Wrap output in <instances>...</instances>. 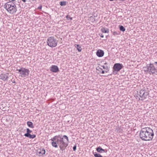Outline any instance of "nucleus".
Masks as SVG:
<instances>
[{
	"label": "nucleus",
	"instance_id": "obj_3",
	"mask_svg": "<svg viewBox=\"0 0 157 157\" xmlns=\"http://www.w3.org/2000/svg\"><path fill=\"white\" fill-rule=\"evenodd\" d=\"M143 70L146 74L153 75L157 73V69L154 65L153 63L147 64L145 67H143Z\"/></svg>",
	"mask_w": 157,
	"mask_h": 157
},
{
	"label": "nucleus",
	"instance_id": "obj_17",
	"mask_svg": "<svg viewBox=\"0 0 157 157\" xmlns=\"http://www.w3.org/2000/svg\"><path fill=\"white\" fill-rule=\"evenodd\" d=\"M93 154L95 157H103L100 154L97 153V152H93Z\"/></svg>",
	"mask_w": 157,
	"mask_h": 157
},
{
	"label": "nucleus",
	"instance_id": "obj_13",
	"mask_svg": "<svg viewBox=\"0 0 157 157\" xmlns=\"http://www.w3.org/2000/svg\"><path fill=\"white\" fill-rule=\"evenodd\" d=\"M27 124L28 126L30 128H33L34 126H33V123L32 122L28 121L27 122Z\"/></svg>",
	"mask_w": 157,
	"mask_h": 157
},
{
	"label": "nucleus",
	"instance_id": "obj_1",
	"mask_svg": "<svg viewBox=\"0 0 157 157\" xmlns=\"http://www.w3.org/2000/svg\"><path fill=\"white\" fill-rule=\"evenodd\" d=\"M52 141V146L55 147L57 148L59 146L60 150L63 151L68 145L69 139L66 135H59L56 136L50 140Z\"/></svg>",
	"mask_w": 157,
	"mask_h": 157
},
{
	"label": "nucleus",
	"instance_id": "obj_32",
	"mask_svg": "<svg viewBox=\"0 0 157 157\" xmlns=\"http://www.w3.org/2000/svg\"><path fill=\"white\" fill-rule=\"evenodd\" d=\"M104 64H105V65H106V64H107V63H104Z\"/></svg>",
	"mask_w": 157,
	"mask_h": 157
},
{
	"label": "nucleus",
	"instance_id": "obj_27",
	"mask_svg": "<svg viewBox=\"0 0 157 157\" xmlns=\"http://www.w3.org/2000/svg\"><path fill=\"white\" fill-rule=\"evenodd\" d=\"M100 36L101 37H104V35L102 34H101L100 35Z\"/></svg>",
	"mask_w": 157,
	"mask_h": 157
},
{
	"label": "nucleus",
	"instance_id": "obj_6",
	"mask_svg": "<svg viewBox=\"0 0 157 157\" xmlns=\"http://www.w3.org/2000/svg\"><path fill=\"white\" fill-rule=\"evenodd\" d=\"M18 71L17 73L19 74V76L22 78H25L28 76L29 74V69L24 67H21L19 69H17Z\"/></svg>",
	"mask_w": 157,
	"mask_h": 157
},
{
	"label": "nucleus",
	"instance_id": "obj_20",
	"mask_svg": "<svg viewBox=\"0 0 157 157\" xmlns=\"http://www.w3.org/2000/svg\"><path fill=\"white\" fill-rule=\"evenodd\" d=\"M101 67H102L103 69H105L106 70L105 71V72H108V71H109V69L108 68V67L107 66H101Z\"/></svg>",
	"mask_w": 157,
	"mask_h": 157
},
{
	"label": "nucleus",
	"instance_id": "obj_8",
	"mask_svg": "<svg viewBox=\"0 0 157 157\" xmlns=\"http://www.w3.org/2000/svg\"><path fill=\"white\" fill-rule=\"evenodd\" d=\"M124 66L121 63H116L114 65L113 70L115 71L118 72L123 68Z\"/></svg>",
	"mask_w": 157,
	"mask_h": 157
},
{
	"label": "nucleus",
	"instance_id": "obj_23",
	"mask_svg": "<svg viewBox=\"0 0 157 157\" xmlns=\"http://www.w3.org/2000/svg\"><path fill=\"white\" fill-rule=\"evenodd\" d=\"M66 18L68 20L71 21L72 19V18L70 17L68 15L66 16Z\"/></svg>",
	"mask_w": 157,
	"mask_h": 157
},
{
	"label": "nucleus",
	"instance_id": "obj_24",
	"mask_svg": "<svg viewBox=\"0 0 157 157\" xmlns=\"http://www.w3.org/2000/svg\"><path fill=\"white\" fill-rule=\"evenodd\" d=\"M119 34V32H117L116 31L114 32L113 33V35L114 36H116Z\"/></svg>",
	"mask_w": 157,
	"mask_h": 157
},
{
	"label": "nucleus",
	"instance_id": "obj_28",
	"mask_svg": "<svg viewBox=\"0 0 157 157\" xmlns=\"http://www.w3.org/2000/svg\"><path fill=\"white\" fill-rule=\"evenodd\" d=\"M23 2H25L26 1V0H21Z\"/></svg>",
	"mask_w": 157,
	"mask_h": 157
},
{
	"label": "nucleus",
	"instance_id": "obj_21",
	"mask_svg": "<svg viewBox=\"0 0 157 157\" xmlns=\"http://www.w3.org/2000/svg\"><path fill=\"white\" fill-rule=\"evenodd\" d=\"M119 29L120 31L124 32L125 31V29L124 26L122 25L119 26Z\"/></svg>",
	"mask_w": 157,
	"mask_h": 157
},
{
	"label": "nucleus",
	"instance_id": "obj_12",
	"mask_svg": "<svg viewBox=\"0 0 157 157\" xmlns=\"http://www.w3.org/2000/svg\"><path fill=\"white\" fill-rule=\"evenodd\" d=\"M96 151L98 152L102 153L103 152H106L107 150H105L102 149L101 147H99L96 148Z\"/></svg>",
	"mask_w": 157,
	"mask_h": 157
},
{
	"label": "nucleus",
	"instance_id": "obj_15",
	"mask_svg": "<svg viewBox=\"0 0 157 157\" xmlns=\"http://www.w3.org/2000/svg\"><path fill=\"white\" fill-rule=\"evenodd\" d=\"M26 130H27V131H26L27 133H25L24 135V136H25L30 134V133L32 132V131L30 130L28 128H27Z\"/></svg>",
	"mask_w": 157,
	"mask_h": 157
},
{
	"label": "nucleus",
	"instance_id": "obj_30",
	"mask_svg": "<svg viewBox=\"0 0 157 157\" xmlns=\"http://www.w3.org/2000/svg\"><path fill=\"white\" fill-rule=\"evenodd\" d=\"M99 69H100V70H102V69L101 68L99 67Z\"/></svg>",
	"mask_w": 157,
	"mask_h": 157
},
{
	"label": "nucleus",
	"instance_id": "obj_16",
	"mask_svg": "<svg viewBox=\"0 0 157 157\" xmlns=\"http://www.w3.org/2000/svg\"><path fill=\"white\" fill-rule=\"evenodd\" d=\"M39 154H41L42 155H44L45 153V151L44 149H42L40 151L38 152Z\"/></svg>",
	"mask_w": 157,
	"mask_h": 157
},
{
	"label": "nucleus",
	"instance_id": "obj_9",
	"mask_svg": "<svg viewBox=\"0 0 157 157\" xmlns=\"http://www.w3.org/2000/svg\"><path fill=\"white\" fill-rule=\"evenodd\" d=\"M8 75L9 74L8 73L1 74L0 75V79L4 81L7 80L9 78Z\"/></svg>",
	"mask_w": 157,
	"mask_h": 157
},
{
	"label": "nucleus",
	"instance_id": "obj_33",
	"mask_svg": "<svg viewBox=\"0 0 157 157\" xmlns=\"http://www.w3.org/2000/svg\"><path fill=\"white\" fill-rule=\"evenodd\" d=\"M96 70H98V69H97V68H96Z\"/></svg>",
	"mask_w": 157,
	"mask_h": 157
},
{
	"label": "nucleus",
	"instance_id": "obj_5",
	"mask_svg": "<svg viewBox=\"0 0 157 157\" xmlns=\"http://www.w3.org/2000/svg\"><path fill=\"white\" fill-rule=\"evenodd\" d=\"M137 92V94L135 97L136 99L139 100H144L147 98L148 94V91H146L143 89H142L139 92Z\"/></svg>",
	"mask_w": 157,
	"mask_h": 157
},
{
	"label": "nucleus",
	"instance_id": "obj_18",
	"mask_svg": "<svg viewBox=\"0 0 157 157\" xmlns=\"http://www.w3.org/2000/svg\"><path fill=\"white\" fill-rule=\"evenodd\" d=\"M75 47L77 48V49L78 51L79 52H80L81 51L82 48H81V46H80L78 44H76V45Z\"/></svg>",
	"mask_w": 157,
	"mask_h": 157
},
{
	"label": "nucleus",
	"instance_id": "obj_31",
	"mask_svg": "<svg viewBox=\"0 0 157 157\" xmlns=\"http://www.w3.org/2000/svg\"><path fill=\"white\" fill-rule=\"evenodd\" d=\"M41 7H41V6H40V7H39V8H40V9H41Z\"/></svg>",
	"mask_w": 157,
	"mask_h": 157
},
{
	"label": "nucleus",
	"instance_id": "obj_4",
	"mask_svg": "<svg viewBox=\"0 0 157 157\" xmlns=\"http://www.w3.org/2000/svg\"><path fill=\"white\" fill-rule=\"evenodd\" d=\"M5 8L8 12L11 14H14L17 11L16 6L14 3H11L10 2L6 3L4 5Z\"/></svg>",
	"mask_w": 157,
	"mask_h": 157
},
{
	"label": "nucleus",
	"instance_id": "obj_2",
	"mask_svg": "<svg viewBox=\"0 0 157 157\" xmlns=\"http://www.w3.org/2000/svg\"><path fill=\"white\" fill-rule=\"evenodd\" d=\"M154 136L152 129L148 127L142 128L140 133V138L142 140L145 141L151 140Z\"/></svg>",
	"mask_w": 157,
	"mask_h": 157
},
{
	"label": "nucleus",
	"instance_id": "obj_25",
	"mask_svg": "<svg viewBox=\"0 0 157 157\" xmlns=\"http://www.w3.org/2000/svg\"><path fill=\"white\" fill-rule=\"evenodd\" d=\"M76 149V145H75L73 147V150L74 151H75Z\"/></svg>",
	"mask_w": 157,
	"mask_h": 157
},
{
	"label": "nucleus",
	"instance_id": "obj_26",
	"mask_svg": "<svg viewBox=\"0 0 157 157\" xmlns=\"http://www.w3.org/2000/svg\"><path fill=\"white\" fill-rule=\"evenodd\" d=\"M105 72V71L102 70L101 73L102 74H104Z\"/></svg>",
	"mask_w": 157,
	"mask_h": 157
},
{
	"label": "nucleus",
	"instance_id": "obj_7",
	"mask_svg": "<svg viewBox=\"0 0 157 157\" xmlns=\"http://www.w3.org/2000/svg\"><path fill=\"white\" fill-rule=\"evenodd\" d=\"M47 43L48 45L50 47H54L56 46L57 41L53 36H51L47 39Z\"/></svg>",
	"mask_w": 157,
	"mask_h": 157
},
{
	"label": "nucleus",
	"instance_id": "obj_10",
	"mask_svg": "<svg viewBox=\"0 0 157 157\" xmlns=\"http://www.w3.org/2000/svg\"><path fill=\"white\" fill-rule=\"evenodd\" d=\"M50 70L53 72H57L59 71L58 67L56 65H52L50 67Z\"/></svg>",
	"mask_w": 157,
	"mask_h": 157
},
{
	"label": "nucleus",
	"instance_id": "obj_14",
	"mask_svg": "<svg viewBox=\"0 0 157 157\" xmlns=\"http://www.w3.org/2000/svg\"><path fill=\"white\" fill-rule=\"evenodd\" d=\"M25 137H29L30 139H33L36 137V135L34 134L31 135V134H30L25 136Z\"/></svg>",
	"mask_w": 157,
	"mask_h": 157
},
{
	"label": "nucleus",
	"instance_id": "obj_29",
	"mask_svg": "<svg viewBox=\"0 0 157 157\" xmlns=\"http://www.w3.org/2000/svg\"><path fill=\"white\" fill-rule=\"evenodd\" d=\"M154 64H157V62H154Z\"/></svg>",
	"mask_w": 157,
	"mask_h": 157
},
{
	"label": "nucleus",
	"instance_id": "obj_19",
	"mask_svg": "<svg viewBox=\"0 0 157 157\" xmlns=\"http://www.w3.org/2000/svg\"><path fill=\"white\" fill-rule=\"evenodd\" d=\"M101 30L103 33H108L109 32L108 29H106L104 28H101Z\"/></svg>",
	"mask_w": 157,
	"mask_h": 157
},
{
	"label": "nucleus",
	"instance_id": "obj_11",
	"mask_svg": "<svg viewBox=\"0 0 157 157\" xmlns=\"http://www.w3.org/2000/svg\"><path fill=\"white\" fill-rule=\"evenodd\" d=\"M104 52L101 50H98L96 52V55L99 57H101L104 55Z\"/></svg>",
	"mask_w": 157,
	"mask_h": 157
},
{
	"label": "nucleus",
	"instance_id": "obj_22",
	"mask_svg": "<svg viewBox=\"0 0 157 157\" xmlns=\"http://www.w3.org/2000/svg\"><path fill=\"white\" fill-rule=\"evenodd\" d=\"M59 4L61 6H64L66 5V1H61L60 2Z\"/></svg>",
	"mask_w": 157,
	"mask_h": 157
}]
</instances>
